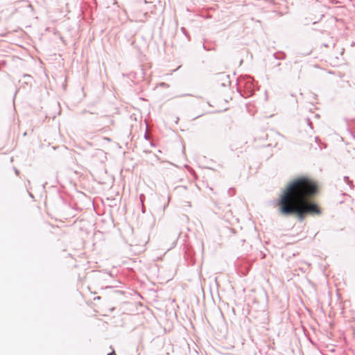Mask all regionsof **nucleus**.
<instances>
[{
    "label": "nucleus",
    "instance_id": "nucleus-2",
    "mask_svg": "<svg viewBox=\"0 0 355 355\" xmlns=\"http://www.w3.org/2000/svg\"><path fill=\"white\" fill-rule=\"evenodd\" d=\"M107 355H115L114 352H112V353L107 354Z\"/></svg>",
    "mask_w": 355,
    "mask_h": 355
},
{
    "label": "nucleus",
    "instance_id": "nucleus-1",
    "mask_svg": "<svg viewBox=\"0 0 355 355\" xmlns=\"http://www.w3.org/2000/svg\"><path fill=\"white\" fill-rule=\"evenodd\" d=\"M318 192L317 184L311 179H294L283 191L278 200L279 211L284 216L296 214L302 221L306 214H320L319 207L309 200Z\"/></svg>",
    "mask_w": 355,
    "mask_h": 355
},
{
    "label": "nucleus",
    "instance_id": "nucleus-3",
    "mask_svg": "<svg viewBox=\"0 0 355 355\" xmlns=\"http://www.w3.org/2000/svg\"><path fill=\"white\" fill-rule=\"evenodd\" d=\"M15 173H16V174H18L19 171L16 169Z\"/></svg>",
    "mask_w": 355,
    "mask_h": 355
}]
</instances>
